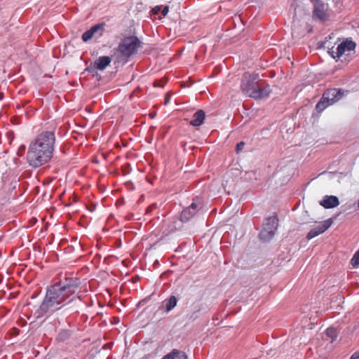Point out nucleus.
I'll list each match as a JSON object with an SVG mask.
<instances>
[{
  "label": "nucleus",
  "mask_w": 359,
  "mask_h": 359,
  "mask_svg": "<svg viewBox=\"0 0 359 359\" xmlns=\"http://www.w3.org/2000/svg\"><path fill=\"white\" fill-rule=\"evenodd\" d=\"M205 118V111L202 109H198L194 114L193 118L190 121L189 124L194 127H198L203 123Z\"/></svg>",
  "instance_id": "ddd939ff"
},
{
  "label": "nucleus",
  "mask_w": 359,
  "mask_h": 359,
  "mask_svg": "<svg viewBox=\"0 0 359 359\" xmlns=\"http://www.w3.org/2000/svg\"><path fill=\"white\" fill-rule=\"evenodd\" d=\"M348 91L341 88H331L324 92L320 101L316 106L318 112H322L328 106L339 101Z\"/></svg>",
  "instance_id": "20e7f679"
},
{
  "label": "nucleus",
  "mask_w": 359,
  "mask_h": 359,
  "mask_svg": "<svg viewBox=\"0 0 359 359\" xmlns=\"http://www.w3.org/2000/svg\"><path fill=\"white\" fill-rule=\"evenodd\" d=\"M161 6H155L152 9V12L154 14H158L161 11Z\"/></svg>",
  "instance_id": "aec40b11"
},
{
  "label": "nucleus",
  "mask_w": 359,
  "mask_h": 359,
  "mask_svg": "<svg viewBox=\"0 0 359 359\" xmlns=\"http://www.w3.org/2000/svg\"><path fill=\"white\" fill-rule=\"evenodd\" d=\"M278 222L276 216L270 217L265 220L259 233V238L262 241L268 242L273 237L278 227Z\"/></svg>",
  "instance_id": "0eeeda50"
},
{
  "label": "nucleus",
  "mask_w": 359,
  "mask_h": 359,
  "mask_svg": "<svg viewBox=\"0 0 359 359\" xmlns=\"http://www.w3.org/2000/svg\"><path fill=\"white\" fill-rule=\"evenodd\" d=\"M140 43L141 41L137 36L124 37L119 43L118 50L123 56L129 57L137 53Z\"/></svg>",
  "instance_id": "423d86ee"
},
{
  "label": "nucleus",
  "mask_w": 359,
  "mask_h": 359,
  "mask_svg": "<svg viewBox=\"0 0 359 359\" xmlns=\"http://www.w3.org/2000/svg\"><path fill=\"white\" fill-rule=\"evenodd\" d=\"M81 287V280L78 278L68 277L49 286L46 295L37 310L38 316H42L47 313L57 311L71 303L73 296Z\"/></svg>",
  "instance_id": "f257e3e1"
},
{
  "label": "nucleus",
  "mask_w": 359,
  "mask_h": 359,
  "mask_svg": "<svg viewBox=\"0 0 359 359\" xmlns=\"http://www.w3.org/2000/svg\"><path fill=\"white\" fill-rule=\"evenodd\" d=\"M351 264L353 267L356 268L359 266V250L355 252L352 259H351Z\"/></svg>",
  "instance_id": "f3484780"
},
{
  "label": "nucleus",
  "mask_w": 359,
  "mask_h": 359,
  "mask_svg": "<svg viewBox=\"0 0 359 359\" xmlns=\"http://www.w3.org/2000/svg\"><path fill=\"white\" fill-rule=\"evenodd\" d=\"M241 90L244 95L256 100L266 99L271 92L269 87H263V83L257 74L249 72L244 73L242 76Z\"/></svg>",
  "instance_id": "7ed1b4c3"
},
{
  "label": "nucleus",
  "mask_w": 359,
  "mask_h": 359,
  "mask_svg": "<svg viewBox=\"0 0 359 359\" xmlns=\"http://www.w3.org/2000/svg\"><path fill=\"white\" fill-rule=\"evenodd\" d=\"M327 334L332 337V341L335 337V330L334 328H328L326 330Z\"/></svg>",
  "instance_id": "a211bd4d"
},
{
  "label": "nucleus",
  "mask_w": 359,
  "mask_h": 359,
  "mask_svg": "<svg viewBox=\"0 0 359 359\" xmlns=\"http://www.w3.org/2000/svg\"><path fill=\"white\" fill-rule=\"evenodd\" d=\"M169 11V6H165L163 8V10L161 11V14L163 16H165Z\"/></svg>",
  "instance_id": "6ab92c4d"
},
{
  "label": "nucleus",
  "mask_w": 359,
  "mask_h": 359,
  "mask_svg": "<svg viewBox=\"0 0 359 359\" xmlns=\"http://www.w3.org/2000/svg\"><path fill=\"white\" fill-rule=\"evenodd\" d=\"M244 142H241L237 144L236 145V150L237 151H239L240 150L243 149V147H244Z\"/></svg>",
  "instance_id": "412c9836"
},
{
  "label": "nucleus",
  "mask_w": 359,
  "mask_h": 359,
  "mask_svg": "<svg viewBox=\"0 0 359 359\" xmlns=\"http://www.w3.org/2000/svg\"><path fill=\"white\" fill-rule=\"evenodd\" d=\"M198 211V205L196 203L193 202L189 207L186 208L182 211L180 215V220L182 222H188L194 217Z\"/></svg>",
  "instance_id": "9d476101"
},
{
  "label": "nucleus",
  "mask_w": 359,
  "mask_h": 359,
  "mask_svg": "<svg viewBox=\"0 0 359 359\" xmlns=\"http://www.w3.org/2000/svg\"><path fill=\"white\" fill-rule=\"evenodd\" d=\"M329 15L327 13V8L325 4L321 2H316L314 4V9L313 11V18L325 22L328 20Z\"/></svg>",
  "instance_id": "1a4fd4ad"
},
{
  "label": "nucleus",
  "mask_w": 359,
  "mask_h": 359,
  "mask_svg": "<svg viewBox=\"0 0 359 359\" xmlns=\"http://www.w3.org/2000/svg\"><path fill=\"white\" fill-rule=\"evenodd\" d=\"M350 359H359V351L354 353L350 358Z\"/></svg>",
  "instance_id": "4be33fe9"
},
{
  "label": "nucleus",
  "mask_w": 359,
  "mask_h": 359,
  "mask_svg": "<svg viewBox=\"0 0 359 359\" xmlns=\"http://www.w3.org/2000/svg\"><path fill=\"white\" fill-rule=\"evenodd\" d=\"M358 210H359V199H358Z\"/></svg>",
  "instance_id": "b1692460"
},
{
  "label": "nucleus",
  "mask_w": 359,
  "mask_h": 359,
  "mask_svg": "<svg viewBox=\"0 0 359 359\" xmlns=\"http://www.w3.org/2000/svg\"><path fill=\"white\" fill-rule=\"evenodd\" d=\"M103 29V25L98 24L95 25V26H93L90 29L86 31L83 35H82V40L84 42H87L88 41L90 40L95 33H97L98 31H102Z\"/></svg>",
  "instance_id": "4468645a"
},
{
  "label": "nucleus",
  "mask_w": 359,
  "mask_h": 359,
  "mask_svg": "<svg viewBox=\"0 0 359 359\" xmlns=\"http://www.w3.org/2000/svg\"><path fill=\"white\" fill-rule=\"evenodd\" d=\"M333 220L332 218L320 222L318 225L313 228L307 234L306 238L311 240L320 234L323 233L327 231L332 224Z\"/></svg>",
  "instance_id": "6e6552de"
},
{
  "label": "nucleus",
  "mask_w": 359,
  "mask_h": 359,
  "mask_svg": "<svg viewBox=\"0 0 359 359\" xmlns=\"http://www.w3.org/2000/svg\"><path fill=\"white\" fill-rule=\"evenodd\" d=\"M177 303V299L175 296H170L168 299H166L164 302V306L165 308L166 313L170 312L174 309Z\"/></svg>",
  "instance_id": "dca6fc26"
},
{
  "label": "nucleus",
  "mask_w": 359,
  "mask_h": 359,
  "mask_svg": "<svg viewBox=\"0 0 359 359\" xmlns=\"http://www.w3.org/2000/svg\"><path fill=\"white\" fill-rule=\"evenodd\" d=\"M162 359H187V355L183 351L173 349L170 353L165 355Z\"/></svg>",
  "instance_id": "2eb2a0df"
},
{
  "label": "nucleus",
  "mask_w": 359,
  "mask_h": 359,
  "mask_svg": "<svg viewBox=\"0 0 359 359\" xmlns=\"http://www.w3.org/2000/svg\"><path fill=\"white\" fill-rule=\"evenodd\" d=\"M55 136L52 131H43L30 142L27 154L29 165L37 168L48 163L55 150Z\"/></svg>",
  "instance_id": "f03ea898"
},
{
  "label": "nucleus",
  "mask_w": 359,
  "mask_h": 359,
  "mask_svg": "<svg viewBox=\"0 0 359 359\" xmlns=\"http://www.w3.org/2000/svg\"><path fill=\"white\" fill-rule=\"evenodd\" d=\"M356 44L355 42L352 41H345L341 43L337 48L336 50L332 48L328 52L331 55V56L335 60H340L341 57V61H349L353 55L355 54V48Z\"/></svg>",
  "instance_id": "39448f33"
},
{
  "label": "nucleus",
  "mask_w": 359,
  "mask_h": 359,
  "mask_svg": "<svg viewBox=\"0 0 359 359\" xmlns=\"http://www.w3.org/2000/svg\"><path fill=\"white\" fill-rule=\"evenodd\" d=\"M25 146L21 147V149H25Z\"/></svg>",
  "instance_id": "393cba45"
},
{
  "label": "nucleus",
  "mask_w": 359,
  "mask_h": 359,
  "mask_svg": "<svg viewBox=\"0 0 359 359\" xmlns=\"http://www.w3.org/2000/svg\"><path fill=\"white\" fill-rule=\"evenodd\" d=\"M4 97V93H0V100H2Z\"/></svg>",
  "instance_id": "5701e85b"
},
{
  "label": "nucleus",
  "mask_w": 359,
  "mask_h": 359,
  "mask_svg": "<svg viewBox=\"0 0 359 359\" xmlns=\"http://www.w3.org/2000/svg\"><path fill=\"white\" fill-rule=\"evenodd\" d=\"M25 146L21 147V149H25Z\"/></svg>",
  "instance_id": "a878e982"
},
{
  "label": "nucleus",
  "mask_w": 359,
  "mask_h": 359,
  "mask_svg": "<svg viewBox=\"0 0 359 359\" xmlns=\"http://www.w3.org/2000/svg\"><path fill=\"white\" fill-rule=\"evenodd\" d=\"M111 59L109 56L99 57L92 65L95 69L103 71L110 65Z\"/></svg>",
  "instance_id": "f8f14e48"
},
{
  "label": "nucleus",
  "mask_w": 359,
  "mask_h": 359,
  "mask_svg": "<svg viewBox=\"0 0 359 359\" xmlns=\"http://www.w3.org/2000/svg\"><path fill=\"white\" fill-rule=\"evenodd\" d=\"M320 205L326 209L333 208L339 205V201L335 196H325L320 201Z\"/></svg>",
  "instance_id": "9b49d317"
}]
</instances>
